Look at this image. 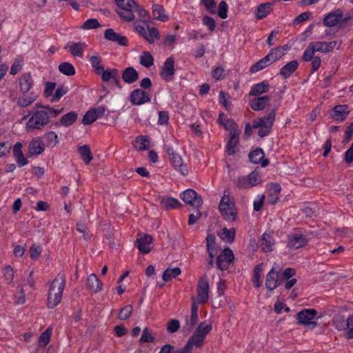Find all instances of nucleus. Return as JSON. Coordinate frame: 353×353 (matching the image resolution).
I'll list each match as a JSON object with an SVG mask.
<instances>
[{"label":"nucleus","instance_id":"nucleus-27","mask_svg":"<svg viewBox=\"0 0 353 353\" xmlns=\"http://www.w3.org/2000/svg\"><path fill=\"white\" fill-rule=\"evenodd\" d=\"M181 203L173 197H163L160 201V207L164 210L181 208Z\"/></svg>","mask_w":353,"mask_h":353},{"label":"nucleus","instance_id":"nucleus-14","mask_svg":"<svg viewBox=\"0 0 353 353\" xmlns=\"http://www.w3.org/2000/svg\"><path fill=\"white\" fill-rule=\"evenodd\" d=\"M218 123L222 125L230 134H241V130L239 129L238 125L232 119L227 118L223 113H220L218 119Z\"/></svg>","mask_w":353,"mask_h":353},{"label":"nucleus","instance_id":"nucleus-10","mask_svg":"<svg viewBox=\"0 0 353 353\" xmlns=\"http://www.w3.org/2000/svg\"><path fill=\"white\" fill-rule=\"evenodd\" d=\"M180 198L184 203L196 209H199L203 204V199L201 196L192 189H188L183 192L180 194Z\"/></svg>","mask_w":353,"mask_h":353},{"label":"nucleus","instance_id":"nucleus-19","mask_svg":"<svg viewBox=\"0 0 353 353\" xmlns=\"http://www.w3.org/2000/svg\"><path fill=\"white\" fill-rule=\"evenodd\" d=\"M343 17V12L341 10H336L327 14L323 19V23L327 27H334L340 23Z\"/></svg>","mask_w":353,"mask_h":353},{"label":"nucleus","instance_id":"nucleus-22","mask_svg":"<svg viewBox=\"0 0 353 353\" xmlns=\"http://www.w3.org/2000/svg\"><path fill=\"white\" fill-rule=\"evenodd\" d=\"M44 151V145L39 138L33 139L28 145V156L39 155Z\"/></svg>","mask_w":353,"mask_h":353},{"label":"nucleus","instance_id":"nucleus-60","mask_svg":"<svg viewBox=\"0 0 353 353\" xmlns=\"http://www.w3.org/2000/svg\"><path fill=\"white\" fill-rule=\"evenodd\" d=\"M345 331V336L348 339H353V315L347 318V325Z\"/></svg>","mask_w":353,"mask_h":353},{"label":"nucleus","instance_id":"nucleus-59","mask_svg":"<svg viewBox=\"0 0 353 353\" xmlns=\"http://www.w3.org/2000/svg\"><path fill=\"white\" fill-rule=\"evenodd\" d=\"M316 48H315L313 43H310L305 51L304 52L303 56V60L305 61H308L312 60L314 58V54L315 52H317Z\"/></svg>","mask_w":353,"mask_h":353},{"label":"nucleus","instance_id":"nucleus-3","mask_svg":"<svg viewBox=\"0 0 353 353\" xmlns=\"http://www.w3.org/2000/svg\"><path fill=\"white\" fill-rule=\"evenodd\" d=\"M225 191L223 196L221 197L219 210L222 217L228 222H233L237 217V208L236 207L234 199Z\"/></svg>","mask_w":353,"mask_h":353},{"label":"nucleus","instance_id":"nucleus-42","mask_svg":"<svg viewBox=\"0 0 353 353\" xmlns=\"http://www.w3.org/2000/svg\"><path fill=\"white\" fill-rule=\"evenodd\" d=\"M181 273V270L179 268H168L166 269L162 275V279L165 282L169 281Z\"/></svg>","mask_w":353,"mask_h":353},{"label":"nucleus","instance_id":"nucleus-9","mask_svg":"<svg viewBox=\"0 0 353 353\" xmlns=\"http://www.w3.org/2000/svg\"><path fill=\"white\" fill-rule=\"evenodd\" d=\"M209 283L207 279V276L203 275L201 276L197 284L196 292V302L199 304L205 303L209 299Z\"/></svg>","mask_w":353,"mask_h":353},{"label":"nucleus","instance_id":"nucleus-16","mask_svg":"<svg viewBox=\"0 0 353 353\" xmlns=\"http://www.w3.org/2000/svg\"><path fill=\"white\" fill-rule=\"evenodd\" d=\"M105 109L103 106H99L88 110L83 117L82 123L83 125H90L97 119L104 115Z\"/></svg>","mask_w":353,"mask_h":353},{"label":"nucleus","instance_id":"nucleus-46","mask_svg":"<svg viewBox=\"0 0 353 353\" xmlns=\"http://www.w3.org/2000/svg\"><path fill=\"white\" fill-rule=\"evenodd\" d=\"M77 119V114L74 112H70L63 115L60 121L59 124L63 126H69L74 123Z\"/></svg>","mask_w":353,"mask_h":353},{"label":"nucleus","instance_id":"nucleus-51","mask_svg":"<svg viewBox=\"0 0 353 353\" xmlns=\"http://www.w3.org/2000/svg\"><path fill=\"white\" fill-rule=\"evenodd\" d=\"M143 38L149 43H153L155 39L159 38V30L155 28L148 27V32L144 34Z\"/></svg>","mask_w":353,"mask_h":353},{"label":"nucleus","instance_id":"nucleus-18","mask_svg":"<svg viewBox=\"0 0 353 353\" xmlns=\"http://www.w3.org/2000/svg\"><path fill=\"white\" fill-rule=\"evenodd\" d=\"M150 101L149 95L141 89H135L130 94V101L133 105H139Z\"/></svg>","mask_w":353,"mask_h":353},{"label":"nucleus","instance_id":"nucleus-55","mask_svg":"<svg viewBox=\"0 0 353 353\" xmlns=\"http://www.w3.org/2000/svg\"><path fill=\"white\" fill-rule=\"evenodd\" d=\"M89 61L94 68V72L98 74L100 71L103 70L104 66L101 64L102 60L99 56H91Z\"/></svg>","mask_w":353,"mask_h":353},{"label":"nucleus","instance_id":"nucleus-26","mask_svg":"<svg viewBox=\"0 0 353 353\" xmlns=\"http://www.w3.org/2000/svg\"><path fill=\"white\" fill-rule=\"evenodd\" d=\"M274 239L271 234L264 233L262 235L260 246L263 252H272L274 250Z\"/></svg>","mask_w":353,"mask_h":353},{"label":"nucleus","instance_id":"nucleus-29","mask_svg":"<svg viewBox=\"0 0 353 353\" xmlns=\"http://www.w3.org/2000/svg\"><path fill=\"white\" fill-rule=\"evenodd\" d=\"M288 46L287 45H284L283 46H279L276 48L272 49L270 52L268 53L267 57L271 63L276 61V60L281 59L285 54V52L288 50Z\"/></svg>","mask_w":353,"mask_h":353},{"label":"nucleus","instance_id":"nucleus-47","mask_svg":"<svg viewBox=\"0 0 353 353\" xmlns=\"http://www.w3.org/2000/svg\"><path fill=\"white\" fill-rule=\"evenodd\" d=\"M97 74L101 75L103 81L108 82L110 79L115 78V76H119V72L115 68L106 70L103 68V70L100 71Z\"/></svg>","mask_w":353,"mask_h":353},{"label":"nucleus","instance_id":"nucleus-12","mask_svg":"<svg viewBox=\"0 0 353 353\" xmlns=\"http://www.w3.org/2000/svg\"><path fill=\"white\" fill-rule=\"evenodd\" d=\"M167 152L170 156V162L175 169L179 170L183 175H186L188 172V168L186 165L183 164L181 157L174 152L172 147H168Z\"/></svg>","mask_w":353,"mask_h":353},{"label":"nucleus","instance_id":"nucleus-4","mask_svg":"<svg viewBox=\"0 0 353 353\" xmlns=\"http://www.w3.org/2000/svg\"><path fill=\"white\" fill-rule=\"evenodd\" d=\"M117 12L125 21H132L135 19L134 12L138 8V3L134 0H115Z\"/></svg>","mask_w":353,"mask_h":353},{"label":"nucleus","instance_id":"nucleus-53","mask_svg":"<svg viewBox=\"0 0 353 353\" xmlns=\"http://www.w3.org/2000/svg\"><path fill=\"white\" fill-rule=\"evenodd\" d=\"M263 272V263L257 265L254 269L253 283L254 287L259 288L261 285L260 281Z\"/></svg>","mask_w":353,"mask_h":353},{"label":"nucleus","instance_id":"nucleus-20","mask_svg":"<svg viewBox=\"0 0 353 353\" xmlns=\"http://www.w3.org/2000/svg\"><path fill=\"white\" fill-rule=\"evenodd\" d=\"M349 113L347 105H338L333 108L330 113V117L336 121L344 120Z\"/></svg>","mask_w":353,"mask_h":353},{"label":"nucleus","instance_id":"nucleus-35","mask_svg":"<svg viewBox=\"0 0 353 353\" xmlns=\"http://www.w3.org/2000/svg\"><path fill=\"white\" fill-rule=\"evenodd\" d=\"M22 144L21 143H17L12 150V153L14 158L17 160V163L19 166H23L28 163V161L23 157V152L21 150Z\"/></svg>","mask_w":353,"mask_h":353},{"label":"nucleus","instance_id":"nucleus-32","mask_svg":"<svg viewBox=\"0 0 353 353\" xmlns=\"http://www.w3.org/2000/svg\"><path fill=\"white\" fill-rule=\"evenodd\" d=\"M37 99V95L34 92H30L28 94H23L21 97H19L17 104L21 108H26L32 105Z\"/></svg>","mask_w":353,"mask_h":353},{"label":"nucleus","instance_id":"nucleus-38","mask_svg":"<svg viewBox=\"0 0 353 353\" xmlns=\"http://www.w3.org/2000/svg\"><path fill=\"white\" fill-rule=\"evenodd\" d=\"M152 14L154 19L161 21H166L168 20V16L165 14V10L161 5L154 4L152 6Z\"/></svg>","mask_w":353,"mask_h":353},{"label":"nucleus","instance_id":"nucleus-13","mask_svg":"<svg viewBox=\"0 0 353 353\" xmlns=\"http://www.w3.org/2000/svg\"><path fill=\"white\" fill-rule=\"evenodd\" d=\"M234 259L232 251L230 248H225L223 252L217 257L216 265L219 269L221 270H227L230 263Z\"/></svg>","mask_w":353,"mask_h":353},{"label":"nucleus","instance_id":"nucleus-41","mask_svg":"<svg viewBox=\"0 0 353 353\" xmlns=\"http://www.w3.org/2000/svg\"><path fill=\"white\" fill-rule=\"evenodd\" d=\"M78 151L81 159L88 165L93 159V156L88 145H84L79 148Z\"/></svg>","mask_w":353,"mask_h":353},{"label":"nucleus","instance_id":"nucleus-15","mask_svg":"<svg viewBox=\"0 0 353 353\" xmlns=\"http://www.w3.org/2000/svg\"><path fill=\"white\" fill-rule=\"evenodd\" d=\"M152 241L153 238L151 235L144 234L141 236L139 234L135 241V245L141 254H146L152 250Z\"/></svg>","mask_w":353,"mask_h":353},{"label":"nucleus","instance_id":"nucleus-50","mask_svg":"<svg viewBox=\"0 0 353 353\" xmlns=\"http://www.w3.org/2000/svg\"><path fill=\"white\" fill-rule=\"evenodd\" d=\"M140 63L145 68H150L154 65V58L150 52L144 51L140 57Z\"/></svg>","mask_w":353,"mask_h":353},{"label":"nucleus","instance_id":"nucleus-64","mask_svg":"<svg viewBox=\"0 0 353 353\" xmlns=\"http://www.w3.org/2000/svg\"><path fill=\"white\" fill-rule=\"evenodd\" d=\"M42 248L40 245H32L29 250L30 258L33 260H37L41 255Z\"/></svg>","mask_w":353,"mask_h":353},{"label":"nucleus","instance_id":"nucleus-57","mask_svg":"<svg viewBox=\"0 0 353 353\" xmlns=\"http://www.w3.org/2000/svg\"><path fill=\"white\" fill-rule=\"evenodd\" d=\"M249 158L252 163H259L264 158V152L260 148L254 150L250 153Z\"/></svg>","mask_w":353,"mask_h":353},{"label":"nucleus","instance_id":"nucleus-36","mask_svg":"<svg viewBox=\"0 0 353 353\" xmlns=\"http://www.w3.org/2000/svg\"><path fill=\"white\" fill-rule=\"evenodd\" d=\"M33 84L32 77L30 74H24L19 79V87L21 91L25 94L27 93Z\"/></svg>","mask_w":353,"mask_h":353},{"label":"nucleus","instance_id":"nucleus-63","mask_svg":"<svg viewBox=\"0 0 353 353\" xmlns=\"http://www.w3.org/2000/svg\"><path fill=\"white\" fill-rule=\"evenodd\" d=\"M140 341L141 343H153L154 341V337L152 335L148 328L145 327L143 329Z\"/></svg>","mask_w":353,"mask_h":353},{"label":"nucleus","instance_id":"nucleus-31","mask_svg":"<svg viewBox=\"0 0 353 353\" xmlns=\"http://www.w3.org/2000/svg\"><path fill=\"white\" fill-rule=\"evenodd\" d=\"M299 65L296 61H291L282 67L280 70L279 74L284 79L290 77L294 72L296 71Z\"/></svg>","mask_w":353,"mask_h":353},{"label":"nucleus","instance_id":"nucleus-33","mask_svg":"<svg viewBox=\"0 0 353 353\" xmlns=\"http://www.w3.org/2000/svg\"><path fill=\"white\" fill-rule=\"evenodd\" d=\"M239 135L240 134H234L230 135L226 147V152L228 155L234 154L237 152V145L239 142Z\"/></svg>","mask_w":353,"mask_h":353},{"label":"nucleus","instance_id":"nucleus-62","mask_svg":"<svg viewBox=\"0 0 353 353\" xmlns=\"http://www.w3.org/2000/svg\"><path fill=\"white\" fill-rule=\"evenodd\" d=\"M201 2L210 13L216 12V4L214 0H201Z\"/></svg>","mask_w":353,"mask_h":353},{"label":"nucleus","instance_id":"nucleus-7","mask_svg":"<svg viewBox=\"0 0 353 353\" xmlns=\"http://www.w3.org/2000/svg\"><path fill=\"white\" fill-rule=\"evenodd\" d=\"M261 183V174L256 171L252 172L247 176H240L235 181L236 186L241 189H250Z\"/></svg>","mask_w":353,"mask_h":353},{"label":"nucleus","instance_id":"nucleus-8","mask_svg":"<svg viewBox=\"0 0 353 353\" xmlns=\"http://www.w3.org/2000/svg\"><path fill=\"white\" fill-rule=\"evenodd\" d=\"M316 311L314 309H304L300 311L297 315L298 323L312 330L317 325V323L312 320L316 316Z\"/></svg>","mask_w":353,"mask_h":353},{"label":"nucleus","instance_id":"nucleus-17","mask_svg":"<svg viewBox=\"0 0 353 353\" xmlns=\"http://www.w3.org/2000/svg\"><path fill=\"white\" fill-rule=\"evenodd\" d=\"M174 71V60L172 57H169L164 62L160 75L164 80L168 81L172 79Z\"/></svg>","mask_w":353,"mask_h":353},{"label":"nucleus","instance_id":"nucleus-58","mask_svg":"<svg viewBox=\"0 0 353 353\" xmlns=\"http://www.w3.org/2000/svg\"><path fill=\"white\" fill-rule=\"evenodd\" d=\"M26 301L23 288L21 285L18 287V293L14 296V303L16 305H23Z\"/></svg>","mask_w":353,"mask_h":353},{"label":"nucleus","instance_id":"nucleus-54","mask_svg":"<svg viewBox=\"0 0 353 353\" xmlns=\"http://www.w3.org/2000/svg\"><path fill=\"white\" fill-rule=\"evenodd\" d=\"M59 71L65 75L72 76L75 74L74 66L68 62H63L59 65Z\"/></svg>","mask_w":353,"mask_h":353},{"label":"nucleus","instance_id":"nucleus-28","mask_svg":"<svg viewBox=\"0 0 353 353\" xmlns=\"http://www.w3.org/2000/svg\"><path fill=\"white\" fill-rule=\"evenodd\" d=\"M121 77L125 83L131 84L139 79V73L133 67H128L123 70Z\"/></svg>","mask_w":353,"mask_h":353},{"label":"nucleus","instance_id":"nucleus-24","mask_svg":"<svg viewBox=\"0 0 353 353\" xmlns=\"http://www.w3.org/2000/svg\"><path fill=\"white\" fill-rule=\"evenodd\" d=\"M87 286L93 293H97L101 290L103 283L95 274H90L87 278Z\"/></svg>","mask_w":353,"mask_h":353},{"label":"nucleus","instance_id":"nucleus-2","mask_svg":"<svg viewBox=\"0 0 353 353\" xmlns=\"http://www.w3.org/2000/svg\"><path fill=\"white\" fill-rule=\"evenodd\" d=\"M276 110L277 108L274 106L272 109L268 110L265 117L256 118L252 121L253 128L259 129L258 134L260 137H264L270 133L276 119Z\"/></svg>","mask_w":353,"mask_h":353},{"label":"nucleus","instance_id":"nucleus-44","mask_svg":"<svg viewBox=\"0 0 353 353\" xmlns=\"http://www.w3.org/2000/svg\"><path fill=\"white\" fill-rule=\"evenodd\" d=\"M199 316L190 315L187 317L184 325H183V331L186 333L190 332L196 324L198 323Z\"/></svg>","mask_w":353,"mask_h":353},{"label":"nucleus","instance_id":"nucleus-1","mask_svg":"<svg viewBox=\"0 0 353 353\" xmlns=\"http://www.w3.org/2000/svg\"><path fill=\"white\" fill-rule=\"evenodd\" d=\"M65 285V274L59 273L50 285L47 303L48 308H54L60 303Z\"/></svg>","mask_w":353,"mask_h":353},{"label":"nucleus","instance_id":"nucleus-43","mask_svg":"<svg viewBox=\"0 0 353 353\" xmlns=\"http://www.w3.org/2000/svg\"><path fill=\"white\" fill-rule=\"evenodd\" d=\"M332 323L339 331H345L347 325V319L341 314H336L332 319Z\"/></svg>","mask_w":353,"mask_h":353},{"label":"nucleus","instance_id":"nucleus-37","mask_svg":"<svg viewBox=\"0 0 353 353\" xmlns=\"http://www.w3.org/2000/svg\"><path fill=\"white\" fill-rule=\"evenodd\" d=\"M236 230L234 228L228 229L223 228L218 232V236L224 241L232 243L234 240Z\"/></svg>","mask_w":353,"mask_h":353},{"label":"nucleus","instance_id":"nucleus-21","mask_svg":"<svg viewBox=\"0 0 353 353\" xmlns=\"http://www.w3.org/2000/svg\"><path fill=\"white\" fill-rule=\"evenodd\" d=\"M270 100V97L268 95L259 97L250 101V106L254 111H261L266 108Z\"/></svg>","mask_w":353,"mask_h":353},{"label":"nucleus","instance_id":"nucleus-61","mask_svg":"<svg viewBox=\"0 0 353 353\" xmlns=\"http://www.w3.org/2000/svg\"><path fill=\"white\" fill-rule=\"evenodd\" d=\"M180 328V323L177 319L170 320L166 323V329L169 333H175Z\"/></svg>","mask_w":353,"mask_h":353},{"label":"nucleus","instance_id":"nucleus-34","mask_svg":"<svg viewBox=\"0 0 353 353\" xmlns=\"http://www.w3.org/2000/svg\"><path fill=\"white\" fill-rule=\"evenodd\" d=\"M317 52L327 53L334 50L337 46L336 41L330 42H312Z\"/></svg>","mask_w":353,"mask_h":353},{"label":"nucleus","instance_id":"nucleus-56","mask_svg":"<svg viewBox=\"0 0 353 353\" xmlns=\"http://www.w3.org/2000/svg\"><path fill=\"white\" fill-rule=\"evenodd\" d=\"M133 311V307L131 305H127L122 307L118 314V318L122 321L128 319Z\"/></svg>","mask_w":353,"mask_h":353},{"label":"nucleus","instance_id":"nucleus-11","mask_svg":"<svg viewBox=\"0 0 353 353\" xmlns=\"http://www.w3.org/2000/svg\"><path fill=\"white\" fill-rule=\"evenodd\" d=\"M308 243L306 236L302 233L292 234L288 236V248L298 250L305 247Z\"/></svg>","mask_w":353,"mask_h":353},{"label":"nucleus","instance_id":"nucleus-48","mask_svg":"<svg viewBox=\"0 0 353 353\" xmlns=\"http://www.w3.org/2000/svg\"><path fill=\"white\" fill-rule=\"evenodd\" d=\"M52 334V328L48 327L45 332H43L39 339V345L41 347H46L50 342V337Z\"/></svg>","mask_w":353,"mask_h":353},{"label":"nucleus","instance_id":"nucleus-45","mask_svg":"<svg viewBox=\"0 0 353 353\" xmlns=\"http://www.w3.org/2000/svg\"><path fill=\"white\" fill-rule=\"evenodd\" d=\"M206 244L209 256H215L216 254L215 236L212 234H209L206 237Z\"/></svg>","mask_w":353,"mask_h":353},{"label":"nucleus","instance_id":"nucleus-49","mask_svg":"<svg viewBox=\"0 0 353 353\" xmlns=\"http://www.w3.org/2000/svg\"><path fill=\"white\" fill-rule=\"evenodd\" d=\"M149 141L144 136H139L135 139L134 147L139 151L145 150L149 148Z\"/></svg>","mask_w":353,"mask_h":353},{"label":"nucleus","instance_id":"nucleus-39","mask_svg":"<svg viewBox=\"0 0 353 353\" xmlns=\"http://www.w3.org/2000/svg\"><path fill=\"white\" fill-rule=\"evenodd\" d=\"M86 47V44L83 42L74 43L70 46L69 50L70 53L74 57L82 58L83 54L84 48Z\"/></svg>","mask_w":353,"mask_h":353},{"label":"nucleus","instance_id":"nucleus-6","mask_svg":"<svg viewBox=\"0 0 353 353\" xmlns=\"http://www.w3.org/2000/svg\"><path fill=\"white\" fill-rule=\"evenodd\" d=\"M49 116L45 110H37L29 119L26 123L28 131H34L42 129L49 123Z\"/></svg>","mask_w":353,"mask_h":353},{"label":"nucleus","instance_id":"nucleus-30","mask_svg":"<svg viewBox=\"0 0 353 353\" xmlns=\"http://www.w3.org/2000/svg\"><path fill=\"white\" fill-rule=\"evenodd\" d=\"M270 88V85L265 81L254 84L252 86L249 95L254 97L260 96L263 93L268 92Z\"/></svg>","mask_w":353,"mask_h":353},{"label":"nucleus","instance_id":"nucleus-52","mask_svg":"<svg viewBox=\"0 0 353 353\" xmlns=\"http://www.w3.org/2000/svg\"><path fill=\"white\" fill-rule=\"evenodd\" d=\"M270 61L267 56H265L262 59L257 61L254 65H253L250 69V72L251 73H255L261 70H263V68H266L270 64Z\"/></svg>","mask_w":353,"mask_h":353},{"label":"nucleus","instance_id":"nucleus-23","mask_svg":"<svg viewBox=\"0 0 353 353\" xmlns=\"http://www.w3.org/2000/svg\"><path fill=\"white\" fill-rule=\"evenodd\" d=\"M105 38L109 41L117 42L119 45L125 46L128 45L126 37L116 33L113 29H108L105 32Z\"/></svg>","mask_w":353,"mask_h":353},{"label":"nucleus","instance_id":"nucleus-5","mask_svg":"<svg viewBox=\"0 0 353 353\" xmlns=\"http://www.w3.org/2000/svg\"><path fill=\"white\" fill-rule=\"evenodd\" d=\"M212 329L211 324L201 322L196 328L192 336L188 339L187 343L192 348L193 346L201 347L204 344V340Z\"/></svg>","mask_w":353,"mask_h":353},{"label":"nucleus","instance_id":"nucleus-40","mask_svg":"<svg viewBox=\"0 0 353 353\" xmlns=\"http://www.w3.org/2000/svg\"><path fill=\"white\" fill-rule=\"evenodd\" d=\"M272 6V5L270 3H265L259 5L256 9V18L257 19H261L265 17L270 12Z\"/></svg>","mask_w":353,"mask_h":353},{"label":"nucleus","instance_id":"nucleus-25","mask_svg":"<svg viewBox=\"0 0 353 353\" xmlns=\"http://www.w3.org/2000/svg\"><path fill=\"white\" fill-rule=\"evenodd\" d=\"M278 272L272 268L267 274L265 279V286L270 290H273L279 285V276Z\"/></svg>","mask_w":353,"mask_h":353}]
</instances>
